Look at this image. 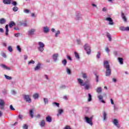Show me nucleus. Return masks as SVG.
<instances>
[{
    "mask_svg": "<svg viewBox=\"0 0 129 129\" xmlns=\"http://www.w3.org/2000/svg\"><path fill=\"white\" fill-rule=\"evenodd\" d=\"M74 53H75V56L76 58H77V59H78V60H79V59H80L79 54L76 52H75Z\"/></svg>",
    "mask_w": 129,
    "mask_h": 129,
    "instance_id": "35",
    "label": "nucleus"
},
{
    "mask_svg": "<svg viewBox=\"0 0 129 129\" xmlns=\"http://www.w3.org/2000/svg\"><path fill=\"white\" fill-rule=\"evenodd\" d=\"M58 35H60V30H57L55 34V37L57 38L58 37Z\"/></svg>",
    "mask_w": 129,
    "mask_h": 129,
    "instance_id": "40",
    "label": "nucleus"
},
{
    "mask_svg": "<svg viewBox=\"0 0 129 129\" xmlns=\"http://www.w3.org/2000/svg\"><path fill=\"white\" fill-rule=\"evenodd\" d=\"M5 23H7V20L5 18H2L0 19V24L1 25H4Z\"/></svg>",
    "mask_w": 129,
    "mask_h": 129,
    "instance_id": "24",
    "label": "nucleus"
},
{
    "mask_svg": "<svg viewBox=\"0 0 129 129\" xmlns=\"http://www.w3.org/2000/svg\"><path fill=\"white\" fill-rule=\"evenodd\" d=\"M38 46L39 47H38V50L39 51V52H43L44 51V47H45V44L44 43L40 41L38 42Z\"/></svg>",
    "mask_w": 129,
    "mask_h": 129,
    "instance_id": "5",
    "label": "nucleus"
},
{
    "mask_svg": "<svg viewBox=\"0 0 129 129\" xmlns=\"http://www.w3.org/2000/svg\"><path fill=\"white\" fill-rule=\"evenodd\" d=\"M95 75L96 76V82H98V79L99 78V76H98L97 75H96V74H95Z\"/></svg>",
    "mask_w": 129,
    "mask_h": 129,
    "instance_id": "49",
    "label": "nucleus"
},
{
    "mask_svg": "<svg viewBox=\"0 0 129 129\" xmlns=\"http://www.w3.org/2000/svg\"><path fill=\"white\" fill-rule=\"evenodd\" d=\"M93 115L91 116V117L88 116H85L84 120L85 122L90 124V125H93V122H92V120H93Z\"/></svg>",
    "mask_w": 129,
    "mask_h": 129,
    "instance_id": "3",
    "label": "nucleus"
},
{
    "mask_svg": "<svg viewBox=\"0 0 129 129\" xmlns=\"http://www.w3.org/2000/svg\"><path fill=\"white\" fill-rule=\"evenodd\" d=\"M112 122L113 124L118 128H119V127H120V126L118 123V120H117L116 119H113Z\"/></svg>",
    "mask_w": 129,
    "mask_h": 129,
    "instance_id": "8",
    "label": "nucleus"
},
{
    "mask_svg": "<svg viewBox=\"0 0 129 129\" xmlns=\"http://www.w3.org/2000/svg\"><path fill=\"white\" fill-rule=\"evenodd\" d=\"M28 125L27 124H24L23 126V129H28Z\"/></svg>",
    "mask_w": 129,
    "mask_h": 129,
    "instance_id": "47",
    "label": "nucleus"
},
{
    "mask_svg": "<svg viewBox=\"0 0 129 129\" xmlns=\"http://www.w3.org/2000/svg\"><path fill=\"white\" fill-rule=\"evenodd\" d=\"M0 66L5 70H11V68L6 66V64H1Z\"/></svg>",
    "mask_w": 129,
    "mask_h": 129,
    "instance_id": "14",
    "label": "nucleus"
},
{
    "mask_svg": "<svg viewBox=\"0 0 129 129\" xmlns=\"http://www.w3.org/2000/svg\"><path fill=\"white\" fill-rule=\"evenodd\" d=\"M106 115H107V114H106V112L105 111H103V120H105L106 119Z\"/></svg>",
    "mask_w": 129,
    "mask_h": 129,
    "instance_id": "28",
    "label": "nucleus"
},
{
    "mask_svg": "<svg viewBox=\"0 0 129 129\" xmlns=\"http://www.w3.org/2000/svg\"><path fill=\"white\" fill-rule=\"evenodd\" d=\"M52 105L53 106H57V107H59V106H60V104L59 103H57V102H53Z\"/></svg>",
    "mask_w": 129,
    "mask_h": 129,
    "instance_id": "32",
    "label": "nucleus"
},
{
    "mask_svg": "<svg viewBox=\"0 0 129 129\" xmlns=\"http://www.w3.org/2000/svg\"><path fill=\"white\" fill-rule=\"evenodd\" d=\"M5 100L2 99H0V109H5Z\"/></svg>",
    "mask_w": 129,
    "mask_h": 129,
    "instance_id": "9",
    "label": "nucleus"
},
{
    "mask_svg": "<svg viewBox=\"0 0 129 129\" xmlns=\"http://www.w3.org/2000/svg\"><path fill=\"white\" fill-rule=\"evenodd\" d=\"M4 29L0 28V33H4Z\"/></svg>",
    "mask_w": 129,
    "mask_h": 129,
    "instance_id": "63",
    "label": "nucleus"
},
{
    "mask_svg": "<svg viewBox=\"0 0 129 129\" xmlns=\"http://www.w3.org/2000/svg\"><path fill=\"white\" fill-rule=\"evenodd\" d=\"M3 4L4 5H11L12 4V0H3Z\"/></svg>",
    "mask_w": 129,
    "mask_h": 129,
    "instance_id": "16",
    "label": "nucleus"
},
{
    "mask_svg": "<svg viewBox=\"0 0 129 129\" xmlns=\"http://www.w3.org/2000/svg\"><path fill=\"white\" fill-rule=\"evenodd\" d=\"M67 74H69V75H70L71 74V70H70L69 68H67Z\"/></svg>",
    "mask_w": 129,
    "mask_h": 129,
    "instance_id": "36",
    "label": "nucleus"
},
{
    "mask_svg": "<svg viewBox=\"0 0 129 129\" xmlns=\"http://www.w3.org/2000/svg\"><path fill=\"white\" fill-rule=\"evenodd\" d=\"M6 28V35L8 36L9 35V25H6L5 26Z\"/></svg>",
    "mask_w": 129,
    "mask_h": 129,
    "instance_id": "22",
    "label": "nucleus"
},
{
    "mask_svg": "<svg viewBox=\"0 0 129 129\" xmlns=\"http://www.w3.org/2000/svg\"><path fill=\"white\" fill-rule=\"evenodd\" d=\"M78 80V83L81 86H84V88L86 90H88L89 88L91 87V85L90 84V83L86 81L84 82L83 80L81 79H77Z\"/></svg>",
    "mask_w": 129,
    "mask_h": 129,
    "instance_id": "1",
    "label": "nucleus"
},
{
    "mask_svg": "<svg viewBox=\"0 0 129 129\" xmlns=\"http://www.w3.org/2000/svg\"><path fill=\"white\" fill-rule=\"evenodd\" d=\"M17 49L19 53H21V52H22V48H21V46L20 45L17 46Z\"/></svg>",
    "mask_w": 129,
    "mask_h": 129,
    "instance_id": "37",
    "label": "nucleus"
},
{
    "mask_svg": "<svg viewBox=\"0 0 129 129\" xmlns=\"http://www.w3.org/2000/svg\"><path fill=\"white\" fill-rule=\"evenodd\" d=\"M104 68L106 69L105 76H110L111 75V70H110V66L108 61L105 60L103 63Z\"/></svg>",
    "mask_w": 129,
    "mask_h": 129,
    "instance_id": "2",
    "label": "nucleus"
},
{
    "mask_svg": "<svg viewBox=\"0 0 129 129\" xmlns=\"http://www.w3.org/2000/svg\"><path fill=\"white\" fill-rule=\"evenodd\" d=\"M11 92H12V94H14V95H15V94H16V93L15 90H12V91H11Z\"/></svg>",
    "mask_w": 129,
    "mask_h": 129,
    "instance_id": "64",
    "label": "nucleus"
},
{
    "mask_svg": "<svg viewBox=\"0 0 129 129\" xmlns=\"http://www.w3.org/2000/svg\"><path fill=\"white\" fill-rule=\"evenodd\" d=\"M5 78H6V79H8V80H12V77H10L9 76L5 75Z\"/></svg>",
    "mask_w": 129,
    "mask_h": 129,
    "instance_id": "41",
    "label": "nucleus"
},
{
    "mask_svg": "<svg viewBox=\"0 0 129 129\" xmlns=\"http://www.w3.org/2000/svg\"><path fill=\"white\" fill-rule=\"evenodd\" d=\"M18 118H19V119H21V120H22V119H23V115L19 114L18 115Z\"/></svg>",
    "mask_w": 129,
    "mask_h": 129,
    "instance_id": "51",
    "label": "nucleus"
},
{
    "mask_svg": "<svg viewBox=\"0 0 129 129\" xmlns=\"http://www.w3.org/2000/svg\"><path fill=\"white\" fill-rule=\"evenodd\" d=\"M16 26V23L14 21H11L9 23V27L13 28V27Z\"/></svg>",
    "mask_w": 129,
    "mask_h": 129,
    "instance_id": "23",
    "label": "nucleus"
},
{
    "mask_svg": "<svg viewBox=\"0 0 129 129\" xmlns=\"http://www.w3.org/2000/svg\"><path fill=\"white\" fill-rule=\"evenodd\" d=\"M121 17L122 19L123 20L124 22H126V17H125V16H124V14L123 13H121Z\"/></svg>",
    "mask_w": 129,
    "mask_h": 129,
    "instance_id": "27",
    "label": "nucleus"
},
{
    "mask_svg": "<svg viewBox=\"0 0 129 129\" xmlns=\"http://www.w3.org/2000/svg\"><path fill=\"white\" fill-rule=\"evenodd\" d=\"M44 78H45V79H46V80H49V77L48 76V75H45L44 76Z\"/></svg>",
    "mask_w": 129,
    "mask_h": 129,
    "instance_id": "58",
    "label": "nucleus"
},
{
    "mask_svg": "<svg viewBox=\"0 0 129 129\" xmlns=\"http://www.w3.org/2000/svg\"><path fill=\"white\" fill-rule=\"evenodd\" d=\"M106 11H107V9H106V8L104 7V8L102 9V11H103V12H106Z\"/></svg>",
    "mask_w": 129,
    "mask_h": 129,
    "instance_id": "60",
    "label": "nucleus"
},
{
    "mask_svg": "<svg viewBox=\"0 0 129 129\" xmlns=\"http://www.w3.org/2000/svg\"><path fill=\"white\" fill-rule=\"evenodd\" d=\"M45 124H46V122L44 120H41L39 122V125H40L41 127H44V126H45Z\"/></svg>",
    "mask_w": 129,
    "mask_h": 129,
    "instance_id": "20",
    "label": "nucleus"
},
{
    "mask_svg": "<svg viewBox=\"0 0 129 129\" xmlns=\"http://www.w3.org/2000/svg\"><path fill=\"white\" fill-rule=\"evenodd\" d=\"M24 13H25L26 14H29V13H30V10H28V9H25L24 11Z\"/></svg>",
    "mask_w": 129,
    "mask_h": 129,
    "instance_id": "53",
    "label": "nucleus"
},
{
    "mask_svg": "<svg viewBox=\"0 0 129 129\" xmlns=\"http://www.w3.org/2000/svg\"><path fill=\"white\" fill-rule=\"evenodd\" d=\"M125 27H123V26H121L119 28V30H120V31H123V32L125 31Z\"/></svg>",
    "mask_w": 129,
    "mask_h": 129,
    "instance_id": "42",
    "label": "nucleus"
},
{
    "mask_svg": "<svg viewBox=\"0 0 129 129\" xmlns=\"http://www.w3.org/2000/svg\"><path fill=\"white\" fill-rule=\"evenodd\" d=\"M10 108L11 110H15V108L13 106V105H10Z\"/></svg>",
    "mask_w": 129,
    "mask_h": 129,
    "instance_id": "50",
    "label": "nucleus"
},
{
    "mask_svg": "<svg viewBox=\"0 0 129 129\" xmlns=\"http://www.w3.org/2000/svg\"><path fill=\"white\" fill-rule=\"evenodd\" d=\"M23 98L25 101L28 103H31L32 102V99L30 98V96L27 95H24Z\"/></svg>",
    "mask_w": 129,
    "mask_h": 129,
    "instance_id": "7",
    "label": "nucleus"
},
{
    "mask_svg": "<svg viewBox=\"0 0 129 129\" xmlns=\"http://www.w3.org/2000/svg\"><path fill=\"white\" fill-rule=\"evenodd\" d=\"M84 50L86 51L87 54L88 55H90L91 54V47H90V45L88 44V43L85 44L84 46Z\"/></svg>",
    "mask_w": 129,
    "mask_h": 129,
    "instance_id": "4",
    "label": "nucleus"
},
{
    "mask_svg": "<svg viewBox=\"0 0 129 129\" xmlns=\"http://www.w3.org/2000/svg\"><path fill=\"white\" fill-rule=\"evenodd\" d=\"M29 114L32 118L34 117V109H31L29 110Z\"/></svg>",
    "mask_w": 129,
    "mask_h": 129,
    "instance_id": "19",
    "label": "nucleus"
},
{
    "mask_svg": "<svg viewBox=\"0 0 129 129\" xmlns=\"http://www.w3.org/2000/svg\"><path fill=\"white\" fill-rule=\"evenodd\" d=\"M96 57H97V59H99V58H100V51L98 52Z\"/></svg>",
    "mask_w": 129,
    "mask_h": 129,
    "instance_id": "45",
    "label": "nucleus"
},
{
    "mask_svg": "<svg viewBox=\"0 0 129 129\" xmlns=\"http://www.w3.org/2000/svg\"><path fill=\"white\" fill-rule=\"evenodd\" d=\"M129 31V27H125V31Z\"/></svg>",
    "mask_w": 129,
    "mask_h": 129,
    "instance_id": "61",
    "label": "nucleus"
},
{
    "mask_svg": "<svg viewBox=\"0 0 129 129\" xmlns=\"http://www.w3.org/2000/svg\"><path fill=\"white\" fill-rule=\"evenodd\" d=\"M83 78L84 79H86L87 78V76H86V74H83Z\"/></svg>",
    "mask_w": 129,
    "mask_h": 129,
    "instance_id": "59",
    "label": "nucleus"
},
{
    "mask_svg": "<svg viewBox=\"0 0 129 129\" xmlns=\"http://www.w3.org/2000/svg\"><path fill=\"white\" fill-rule=\"evenodd\" d=\"M75 19L76 21H80V20H82V15L80 14V12H77L76 13Z\"/></svg>",
    "mask_w": 129,
    "mask_h": 129,
    "instance_id": "6",
    "label": "nucleus"
},
{
    "mask_svg": "<svg viewBox=\"0 0 129 129\" xmlns=\"http://www.w3.org/2000/svg\"><path fill=\"white\" fill-rule=\"evenodd\" d=\"M77 43L78 45H81V40L80 39H77Z\"/></svg>",
    "mask_w": 129,
    "mask_h": 129,
    "instance_id": "44",
    "label": "nucleus"
},
{
    "mask_svg": "<svg viewBox=\"0 0 129 129\" xmlns=\"http://www.w3.org/2000/svg\"><path fill=\"white\" fill-rule=\"evenodd\" d=\"M18 26H23V27H27V22L25 21H18Z\"/></svg>",
    "mask_w": 129,
    "mask_h": 129,
    "instance_id": "10",
    "label": "nucleus"
},
{
    "mask_svg": "<svg viewBox=\"0 0 129 129\" xmlns=\"http://www.w3.org/2000/svg\"><path fill=\"white\" fill-rule=\"evenodd\" d=\"M96 92H97V93H100L102 92V89H101V87L97 88L96 89Z\"/></svg>",
    "mask_w": 129,
    "mask_h": 129,
    "instance_id": "29",
    "label": "nucleus"
},
{
    "mask_svg": "<svg viewBox=\"0 0 129 129\" xmlns=\"http://www.w3.org/2000/svg\"><path fill=\"white\" fill-rule=\"evenodd\" d=\"M41 68V63L38 62L35 68H34L35 71H38Z\"/></svg>",
    "mask_w": 129,
    "mask_h": 129,
    "instance_id": "17",
    "label": "nucleus"
},
{
    "mask_svg": "<svg viewBox=\"0 0 129 129\" xmlns=\"http://www.w3.org/2000/svg\"><path fill=\"white\" fill-rule=\"evenodd\" d=\"M20 35H21V34L20 33H15L14 34L15 37H16L17 38H18V37H19L20 36Z\"/></svg>",
    "mask_w": 129,
    "mask_h": 129,
    "instance_id": "54",
    "label": "nucleus"
},
{
    "mask_svg": "<svg viewBox=\"0 0 129 129\" xmlns=\"http://www.w3.org/2000/svg\"><path fill=\"white\" fill-rule=\"evenodd\" d=\"M36 32V29H31L29 31H28V35L29 36H33L34 35V33Z\"/></svg>",
    "mask_w": 129,
    "mask_h": 129,
    "instance_id": "11",
    "label": "nucleus"
},
{
    "mask_svg": "<svg viewBox=\"0 0 129 129\" xmlns=\"http://www.w3.org/2000/svg\"><path fill=\"white\" fill-rule=\"evenodd\" d=\"M58 113L57 114V116L58 117L59 115H61L63 112H64V110L62 109H59L57 110Z\"/></svg>",
    "mask_w": 129,
    "mask_h": 129,
    "instance_id": "18",
    "label": "nucleus"
},
{
    "mask_svg": "<svg viewBox=\"0 0 129 129\" xmlns=\"http://www.w3.org/2000/svg\"><path fill=\"white\" fill-rule=\"evenodd\" d=\"M105 50L107 53V54H109L110 50H109V48H108V47H105Z\"/></svg>",
    "mask_w": 129,
    "mask_h": 129,
    "instance_id": "46",
    "label": "nucleus"
},
{
    "mask_svg": "<svg viewBox=\"0 0 129 129\" xmlns=\"http://www.w3.org/2000/svg\"><path fill=\"white\" fill-rule=\"evenodd\" d=\"M62 64H63V66H66V64H67V60H66V59L62 60Z\"/></svg>",
    "mask_w": 129,
    "mask_h": 129,
    "instance_id": "39",
    "label": "nucleus"
},
{
    "mask_svg": "<svg viewBox=\"0 0 129 129\" xmlns=\"http://www.w3.org/2000/svg\"><path fill=\"white\" fill-rule=\"evenodd\" d=\"M92 100V96H91V94H88V101L90 102Z\"/></svg>",
    "mask_w": 129,
    "mask_h": 129,
    "instance_id": "31",
    "label": "nucleus"
},
{
    "mask_svg": "<svg viewBox=\"0 0 129 129\" xmlns=\"http://www.w3.org/2000/svg\"><path fill=\"white\" fill-rule=\"evenodd\" d=\"M106 21H107L109 22V25H113V20H112V19L110 17H108L106 18Z\"/></svg>",
    "mask_w": 129,
    "mask_h": 129,
    "instance_id": "12",
    "label": "nucleus"
},
{
    "mask_svg": "<svg viewBox=\"0 0 129 129\" xmlns=\"http://www.w3.org/2000/svg\"><path fill=\"white\" fill-rule=\"evenodd\" d=\"M43 32L45 33H49L50 32V28L47 26L43 27Z\"/></svg>",
    "mask_w": 129,
    "mask_h": 129,
    "instance_id": "15",
    "label": "nucleus"
},
{
    "mask_svg": "<svg viewBox=\"0 0 129 129\" xmlns=\"http://www.w3.org/2000/svg\"><path fill=\"white\" fill-rule=\"evenodd\" d=\"M67 57L69 60H70V61H72V58H71V56L67 55Z\"/></svg>",
    "mask_w": 129,
    "mask_h": 129,
    "instance_id": "57",
    "label": "nucleus"
},
{
    "mask_svg": "<svg viewBox=\"0 0 129 129\" xmlns=\"http://www.w3.org/2000/svg\"><path fill=\"white\" fill-rule=\"evenodd\" d=\"M8 50L9 51V52H12L13 51V47L11 46H8Z\"/></svg>",
    "mask_w": 129,
    "mask_h": 129,
    "instance_id": "43",
    "label": "nucleus"
},
{
    "mask_svg": "<svg viewBox=\"0 0 129 129\" xmlns=\"http://www.w3.org/2000/svg\"><path fill=\"white\" fill-rule=\"evenodd\" d=\"M13 12H18L19 11V8L15 6L13 8Z\"/></svg>",
    "mask_w": 129,
    "mask_h": 129,
    "instance_id": "38",
    "label": "nucleus"
},
{
    "mask_svg": "<svg viewBox=\"0 0 129 129\" xmlns=\"http://www.w3.org/2000/svg\"><path fill=\"white\" fill-rule=\"evenodd\" d=\"M60 89H66V86L65 85H62L60 87Z\"/></svg>",
    "mask_w": 129,
    "mask_h": 129,
    "instance_id": "52",
    "label": "nucleus"
},
{
    "mask_svg": "<svg viewBox=\"0 0 129 129\" xmlns=\"http://www.w3.org/2000/svg\"><path fill=\"white\" fill-rule=\"evenodd\" d=\"M118 60L119 64H120L121 65L123 64V58H122L121 57H118Z\"/></svg>",
    "mask_w": 129,
    "mask_h": 129,
    "instance_id": "25",
    "label": "nucleus"
},
{
    "mask_svg": "<svg viewBox=\"0 0 129 129\" xmlns=\"http://www.w3.org/2000/svg\"><path fill=\"white\" fill-rule=\"evenodd\" d=\"M33 97L34 99H37V98H39V94L35 93L33 95Z\"/></svg>",
    "mask_w": 129,
    "mask_h": 129,
    "instance_id": "30",
    "label": "nucleus"
},
{
    "mask_svg": "<svg viewBox=\"0 0 129 129\" xmlns=\"http://www.w3.org/2000/svg\"><path fill=\"white\" fill-rule=\"evenodd\" d=\"M46 121H47V122H51L52 121V118H51V117L50 116H47L46 117Z\"/></svg>",
    "mask_w": 129,
    "mask_h": 129,
    "instance_id": "26",
    "label": "nucleus"
},
{
    "mask_svg": "<svg viewBox=\"0 0 129 129\" xmlns=\"http://www.w3.org/2000/svg\"><path fill=\"white\" fill-rule=\"evenodd\" d=\"M98 98L99 100L101 101V102H102V103H105V101L102 100L103 99V97L102 95L98 96Z\"/></svg>",
    "mask_w": 129,
    "mask_h": 129,
    "instance_id": "21",
    "label": "nucleus"
},
{
    "mask_svg": "<svg viewBox=\"0 0 129 129\" xmlns=\"http://www.w3.org/2000/svg\"><path fill=\"white\" fill-rule=\"evenodd\" d=\"M63 129H72L69 125H66Z\"/></svg>",
    "mask_w": 129,
    "mask_h": 129,
    "instance_id": "56",
    "label": "nucleus"
},
{
    "mask_svg": "<svg viewBox=\"0 0 129 129\" xmlns=\"http://www.w3.org/2000/svg\"><path fill=\"white\" fill-rule=\"evenodd\" d=\"M24 59H25V60H27V59H28V55H24Z\"/></svg>",
    "mask_w": 129,
    "mask_h": 129,
    "instance_id": "62",
    "label": "nucleus"
},
{
    "mask_svg": "<svg viewBox=\"0 0 129 129\" xmlns=\"http://www.w3.org/2000/svg\"><path fill=\"white\" fill-rule=\"evenodd\" d=\"M28 64H35V61L32 60L28 62Z\"/></svg>",
    "mask_w": 129,
    "mask_h": 129,
    "instance_id": "55",
    "label": "nucleus"
},
{
    "mask_svg": "<svg viewBox=\"0 0 129 129\" xmlns=\"http://www.w3.org/2000/svg\"><path fill=\"white\" fill-rule=\"evenodd\" d=\"M43 101H44V102L45 104H48V103L49 102V100H48V98H43Z\"/></svg>",
    "mask_w": 129,
    "mask_h": 129,
    "instance_id": "34",
    "label": "nucleus"
},
{
    "mask_svg": "<svg viewBox=\"0 0 129 129\" xmlns=\"http://www.w3.org/2000/svg\"><path fill=\"white\" fill-rule=\"evenodd\" d=\"M58 53L53 54L52 59H53L54 62H57V60H58Z\"/></svg>",
    "mask_w": 129,
    "mask_h": 129,
    "instance_id": "13",
    "label": "nucleus"
},
{
    "mask_svg": "<svg viewBox=\"0 0 129 129\" xmlns=\"http://www.w3.org/2000/svg\"><path fill=\"white\" fill-rule=\"evenodd\" d=\"M106 36L109 39V41H110V42L111 41V35H110V34H109V33H107Z\"/></svg>",
    "mask_w": 129,
    "mask_h": 129,
    "instance_id": "33",
    "label": "nucleus"
},
{
    "mask_svg": "<svg viewBox=\"0 0 129 129\" xmlns=\"http://www.w3.org/2000/svg\"><path fill=\"white\" fill-rule=\"evenodd\" d=\"M11 3H12V5L13 6H15V7H16V6H17V5H18V3H17V2H16V1H12Z\"/></svg>",
    "mask_w": 129,
    "mask_h": 129,
    "instance_id": "48",
    "label": "nucleus"
}]
</instances>
